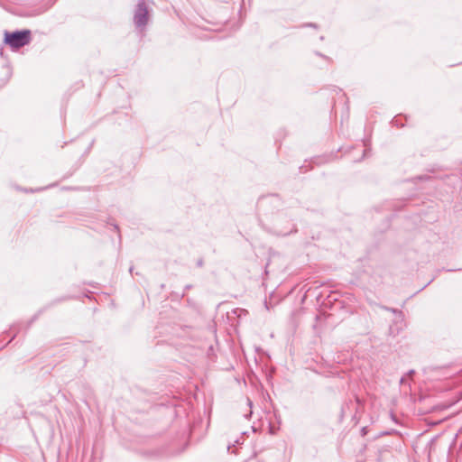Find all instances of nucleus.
<instances>
[{
  "label": "nucleus",
  "instance_id": "7ed1b4c3",
  "mask_svg": "<svg viewBox=\"0 0 462 462\" xmlns=\"http://www.w3.org/2000/svg\"><path fill=\"white\" fill-rule=\"evenodd\" d=\"M149 21V11L143 0L140 1L134 10V23L135 27L143 31Z\"/></svg>",
  "mask_w": 462,
  "mask_h": 462
},
{
  "label": "nucleus",
  "instance_id": "f03ea898",
  "mask_svg": "<svg viewBox=\"0 0 462 462\" xmlns=\"http://www.w3.org/2000/svg\"><path fill=\"white\" fill-rule=\"evenodd\" d=\"M5 43L12 49H19L29 42V31L5 32Z\"/></svg>",
  "mask_w": 462,
  "mask_h": 462
},
{
  "label": "nucleus",
  "instance_id": "1a4fd4ad",
  "mask_svg": "<svg viewBox=\"0 0 462 462\" xmlns=\"http://www.w3.org/2000/svg\"><path fill=\"white\" fill-rule=\"evenodd\" d=\"M308 26H311V27H314V28H317V24L316 23H309L307 24Z\"/></svg>",
  "mask_w": 462,
  "mask_h": 462
},
{
  "label": "nucleus",
  "instance_id": "4468645a",
  "mask_svg": "<svg viewBox=\"0 0 462 462\" xmlns=\"http://www.w3.org/2000/svg\"><path fill=\"white\" fill-rule=\"evenodd\" d=\"M404 383V378H403V377H402V379H401V383Z\"/></svg>",
  "mask_w": 462,
  "mask_h": 462
},
{
  "label": "nucleus",
  "instance_id": "423d86ee",
  "mask_svg": "<svg viewBox=\"0 0 462 462\" xmlns=\"http://www.w3.org/2000/svg\"><path fill=\"white\" fill-rule=\"evenodd\" d=\"M282 216L279 215L276 217V223L271 227V229L279 236H286L294 231V225L291 222H288V226L285 227H282L279 225V220H281Z\"/></svg>",
  "mask_w": 462,
  "mask_h": 462
},
{
  "label": "nucleus",
  "instance_id": "9b49d317",
  "mask_svg": "<svg viewBox=\"0 0 462 462\" xmlns=\"http://www.w3.org/2000/svg\"><path fill=\"white\" fill-rule=\"evenodd\" d=\"M393 124H396V125H398V119H397V118H394V119L393 120Z\"/></svg>",
  "mask_w": 462,
  "mask_h": 462
},
{
  "label": "nucleus",
  "instance_id": "f257e3e1",
  "mask_svg": "<svg viewBox=\"0 0 462 462\" xmlns=\"http://www.w3.org/2000/svg\"><path fill=\"white\" fill-rule=\"evenodd\" d=\"M282 205V199L275 194L263 196L258 199L257 211L260 216L267 217L278 211Z\"/></svg>",
  "mask_w": 462,
  "mask_h": 462
},
{
  "label": "nucleus",
  "instance_id": "ddd939ff",
  "mask_svg": "<svg viewBox=\"0 0 462 462\" xmlns=\"http://www.w3.org/2000/svg\"><path fill=\"white\" fill-rule=\"evenodd\" d=\"M414 374V371H413V370H411V371L409 372V375H411V374Z\"/></svg>",
  "mask_w": 462,
  "mask_h": 462
},
{
  "label": "nucleus",
  "instance_id": "0eeeda50",
  "mask_svg": "<svg viewBox=\"0 0 462 462\" xmlns=\"http://www.w3.org/2000/svg\"><path fill=\"white\" fill-rule=\"evenodd\" d=\"M315 54H316L317 56H319V57H321L322 59L326 60L327 61H331V59H330L329 57H328V56H326V55H324V54H322V53H320V52H319V51H315Z\"/></svg>",
  "mask_w": 462,
  "mask_h": 462
},
{
  "label": "nucleus",
  "instance_id": "f8f14e48",
  "mask_svg": "<svg viewBox=\"0 0 462 462\" xmlns=\"http://www.w3.org/2000/svg\"><path fill=\"white\" fill-rule=\"evenodd\" d=\"M444 171V169L439 168V169H437V170H432L431 171L433 172V171Z\"/></svg>",
  "mask_w": 462,
  "mask_h": 462
},
{
  "label": "nucleus",
  "instance_id": "20e7f679",
  "mask_svg": "<svg viewBox=\"0 0 462 462\" xmlns=\"http://www.w3.org/2000/svg\"><path fill=\"white\" fill-rule=\"evenodd\" d=\"M56 0H32L31 2V16L38 15L48 10Z\"/></svg>",
  "mask_w": 462,
  "mask_h": 462
},
{
  "label": "nucleus",
  "instance_id": "39448f33",
  "mask_svg": "<svg viewBox=\"0 0 462 462\" xmlns=\"http://www.w3.org/2000/svg\"><path fill=\"white\" fill-rule=\"evenodd\" d=\"M363 146L364 149H359L358 153L359 155L356 156L353 154V152L356 150L355 147H349V148H342L340 151L344 153V155L348 156V158L353 162H360L364 157L366 156L367 151L369 150L368 144L364 142Z\"/></svg>",
  "mask_w": 462,
  "mask_h": 462
},
{
  "label": "nucleus",
  "instance_id": "9d476101",
  "mask_svg": "<svg viewBox=\"0 0 462 462\" xmlns=\"http://www.w3.org/2000/svg\"><path fill=\"white\" fill-rule=\"evenodd\" d=\"M362 434H363V436L366 434L365 428H363V429H362Z\"/></svg>",
  "mask_w": 462,
  "mask_h": 462
},
{
  "label": "nucleus",
  "instance_id": "6e6552de",
  "mask_svg": "<svg viewBox=\"0 0 462 462\" xmlns=\"http://www.w3.org/2000/svg\"><path fill=\"white\" fill-rule=\"evenodd\" d=\"M203 265V260H199L198 262V266L201 267Z\"/></svg>",
  "mask_w": 462,
  "mask_h": 462
}]
</instances>
